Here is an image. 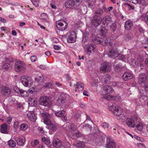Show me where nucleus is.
<instances>
[{
	"mask_svg": "<svg viewBox=\"0 0 148 148\" xmlns=\"http://www.w3.org/2000/svg\"><path fill=\"white\" fill-rule=\"evenodd\" d=\"M27 128V125L26 124L23 123L21 125V129L22 130H25Z\"/></svg>",
	"mask_w": 148,
	"mask_h": 148,
	"instance_id": "48",
	"label": "nucleus"
},
{
	"mask_svg": "<svg viewBox=\"0 0 148 148\" xmlns=\"http://www.w3.org/2000/svg\"><path fill=\"white\" fill-rule=\"evenodd\" d=\"M74 1L73 0H70L67 1L65 3V6L66 7L68 8H71L73 6Z\"/></svg>",
	"mask_w": 148,
	"mask_h": 148,
	"instance_id": "29",
	"label": "nucleus"
},
{
	"mask_svg": "<svg viewBox=\"0 0 148 148\" xmlns=\"http://www.w3.org/2000/svg\"><path fill=\"white\" fill-rule=\"evenodd\" d=\"M76 35L75 32H73L72 34H70L67 38V41L68 43H73L75 42L76 40Z\"/></svg>",
	"mask_w": 148,
	"mask_h": 148,
	"instance_id": "17",
	"label": "nucleus"
},
{
	"mask_svg": "<svg viewBox=\"0 0 148 148\" xmlns=\"http://www.w3.org/2000/svg\"><path fill=\"white\" fill-rule=\"evenodd\" d=\"M138 145L139 148H145V145L143 143H139Z\"/></svg>",
	"mask_w": 148,
	"mask_h": 148,
	"instance_id": "58",
	"label": "nucleus"
},
{
	"mask_svg": "<svg viewBox=\"0 0 148 148\" xmlns=\"http://www.w3.org/2000/svg\"><path fill=\"white\" fill-rule=\"evenodd\" d=\"M118 57V59L119 60H123L125 58L124 55L122 54H119L118 56H117Z\"/></svg>",
	"mask_w": 148,
	"mask_h": 148,
	"instance_id": "54",
	"label": "nucleus"
},
{
	"mask_svg": "<svg viewBox=\"0 0 148 148\" xmlns=\"http://www.w3.org/2000/svg\"><path fill=\"white\" fill-rule=\"evenodd\" d=\"M102 25L101 26L103 28H104L106 26L108 25V24L111 23L112 22V17L110 15H106L103 17L102 19Z\"/></svg>",
	"mask_w": 148,
	"mask_h": 148,
	"instance_id": "11",
	"label": "nucleus"
},
{
	"mask_svg": "<svg viewBox=\"0 0 148 148\" xmlns=\"http://www.w3.org/2000/svg\"><path fill=\"white\" fill-rule=\"evenodd\" d=\"M53 144L54 147H59L62 145V143L60 140L58 139H54Z\"/></svg>",
	"mask_w": 148,
	"mask_h": 148,
	"instance_id": "22",
	"label": "nucleus"
},
{
	"mask_svg": "<svg viewBox=\"0 0 148 148\" xmlns=\"http://www.w3.org/2000/svg\"><path fill=\"white\" fill-rule=\"evenodd\" d=\"M21 81L23 85L26 87L31 86L33 82L31 78L27 76H22L21 78Z\"/></svg>",
	"mask_w": 148,
	"mask_h": 148,
	"instance_id": "2",
	"label": "nucleus"
},
{
	"mask_svg": "<svg viewBox=\"0 0 148 148\" xmlns=\"http://www.w3.org/2000/svg\"><path fill=\"white\" fill-rule=\"evenodd\" d=\"M102 21V20L101 18H99L94 16L92 20V23L94 26L97 27L101 23Z\"/></svg>",
	"mask_w": 148,
	"mask_h": 148,
	"instance_id": "14",
	"label": "nucleus"
},
{
	"mask_svg": "<svg viewBox=\"0 0 148 148\" xmlns=\"http://www.w3.org/2000/svg\"><path fill=\"white\" fill-rule=\"evenodd\" d=\"M25 69V64L21 61H17L14 64V69L15 71L19 72L23 71Z\"/></svg>",
	"mask_w": 148,
	"mask_h": 148,
	"instance_id": "8",
	"label": "nucleus"
},
{
	"mask_svg": "<svg viewBox=\"0 0 148 148\" xmlns=\"http://www.w3.org/2000/svg\"><path fill=\"white\" fill-rule=\"evenodd\" d=\"M77 88L78 91H82L84 89V85L82 83L80 82H77V83L76 86L75 88V91H76L77 90L76 88Z\"/></svg>",
	"mask_w": 148,
	"mask_h": 148,
	"instance_id": "26",
	"label": "nucleus"
},
{
	"mask_svg": "<svg viewBox=\"0 0 148 148\" xmlns=\"http://www.w3.org/2000/svg\"><path fill=\"white\" fill-rule=\"evenodd\" d=\"M65 113V112L64 110L60 111L57 110L55 112V114L57 117H61L64 116Z\"/></svg>",
	"mask_w": 148,
	"mask_h": 148,
	"instance_id": "30",
	"label": "nucleus"
},
{
	"mask_svg": "<svg viewBox=\"0 0 148 148\" xmlns=\"http://www.w3.org/2000/svg\"><path fill=\"white\" fill-rule=\"evenodd\" d=\"M14 140L16 142L17 145L20 146H24L25 142V138L23 137H15Z\"/></svg>",
	"mask_w": 148,
	"mask_h": 148,
	"instance_id": "15",
	"label": "nucleus"
},
{
	"mask_svg": "<svg viewBox=\"0 0 148 148\" xmlns=\"http://www.w3.org/2000/svg\"><path fill=\"white\" fill-rule=\"evenodd\" d=\"M101 38H99L98 36H96L95 37V38H93L92 40L95 43L100 44Z\"/></svg>",
	"mask_w": 148,
	"mask_h": 148,
	"instance_id": "33",
	"label": "nucleus"
},
{
	"mask_svg": "<svg viewBox=\"0 0 148 148\" xmlns=\"http://www.w3.org/2000/svg\"><path fill=\"white\" fill-rule=\"evenodd\" d=\"M103 14V9L101 8H97L95 11V14L94 16L96 17L101 18Z\"/></svg>",
	"mask_w": 148,
	"mask_h": 148,
	"instance_id": "21",
	"label": "nucleus"
},
{
	"mask_svg": "<svg viewBox=\"0 0 148 148\" xmlns=\"http://www.w3.org/2000/svg\"><path fill=\"white\" fill-rule=\"evenodd\" d=\"M2 94L6 97H8L11 92V90L8 87H4L2 90Z\"/></svg>",
	"mask_w": 148,
	"mask_h": 148,
	"instance_id": "19",
	"label": "nucleus"
},
{
	"mask_svg": "<svg viewBox=\"0 0 148 148\" xmlns=\"http://www.w3.org/2000/svg\"><path fill=\"white\" fill-rule=\"evenodd\" d=\"M138 120L136 116L134 115L133 117L130 118H128L126 122L128 126L130 127L134 128L135 126V124Z\"/></svg>",
	"mask_w": 148,
	"mask_h": 148,
	"instance_id": "9",
	"label": "nucleus"
},
{
	"mask_svg": "<svg viewBox=\"0 0 148 148\" xmlns=\"http://www.w3.org/2000/svg\"><path fill=\"white\" fill-rule=\"evenodd\" d=\"M80 126L84 130H89L90 131L92 130V127L88 124L83 123L81 124Z\"/></svg>",
	"mask_w": 148,
	"mask_h": 148,
	"instance_id": "24",
	"label": "nucleus"
},
{
	"mask_svg": "<svg viewBox=\"0 0 148 148\" xmlns=\"http://www.w3.org/2000/svg\"><path fill=\"white\" fill-rule=\"evenodd\" d=\"M41 140L46 145H48L50 143L49 139L45 137H42Z\"/></svg>",
	"mask_w": 148,
	"mask_h": 148,
	"instance_id": "35",
	"label": "nucleus"
},
{
	"mask_svg": "<svg viewBox=\"0 0 148 148\" xmlns=\"http://www.w3.org/2000/svg\"><path fill=\"white\" fill-rule=\"evenodd\" d=\"M111 69V64L108 62H104L101 65L100 70L103 72L110 71Z\"/></svg>",
	"mask_w": 148,
	"mask_h": 148,
	"instance_id": "13",
	"label": "nucleus"
},
{
	"mask_svg": "<svg viewBox=\"0 0 148 148\" xmlns=\"http://www.w3.org/2000/svg\"><path fill=\"white\" fill-rule=\"evenodd\" d=\"M114 66L115 70L117 72L121 71L123 69V67L120 63L114 65Z\"/></svg>",
	"mask_w": 148,
	"mask_h": 148,
	"instance_id": "27",
	"label": "nucleus"
},
{
	"mask_svg": "<svg viewBox=\"0 0 148 148\" xmlns=\"http://www.w3.org/2000/svg\"><path fill=\"white\" fill-rule=\"evenodd\" d=\"M102 126L104 128H107L108 127V125L106 123H103V124Z\"/></svg>",
	"mask_w": 148,
	"mask_h": 148,
	"instance_id": "63",
	"label": "nucleus"
},
{
	"mask_svg": "<svg viewBox=\"0 0 148 148\" xmlns=\"http://www.w3.org/2000/svg\"><path fill=\"white\" fill-rule=\"evenodd\" d=\"M101 42L100 44L103 46L107 45L108 42V40L105 38L103 39L101 38Z\"/></svg>",
	"mask_w": 148,
	"mask_h": 148,
	"instance_id": "36",
	"label": "nucleus"
},
{
	"mask_svg": "<svg viewBox=\"0 0 148 148\" xmlns=\"http://www.w3.org/2000/svg\"><path fill=\"white\" fill-rule=\"evenodd\" d=\"M14 90L17 93H20V91L21 89H19L18 87L16 86H14L13 87Z\"/></svg>",
	"mask_w": 148,
	"mask_h": 148,
	"instance_id": "49",
	"label": "nucleus"
},
{
	"mask_svg": "<svg viewBox=\"0 0 148 148\" xmlns=\"http://www.w3.org/2000/svg\"><path fill=\"white\" fill-rule=\"evenodd\" d=\"M39 103L41 105L49 107L51 104V101L47 96L41 97L40 99Z\"/></svg>",
	"mask_w": 148,
	"mask_h": 148,
	"instance_id": "6",
	"label": "nucleus"
},
{
	"mask_svg": "<svg viewBox=\"0 0 148 148\" xmlns=\"http://www.w3.org/2000/svg\"><path fill=\"white\" fill-rule=\"evenodd\" d=\"M40 116L43 118V121L45 124L47 125H50L52 124L50 119V116L48 113L44 112L40 113Z\"/></svg>",
	"mask_w": 148,
	"mask_h": 148,
	"instance_id": "4",
	"label": "nucleus"
},
{
	"mask_svg": "<svg viewBox=\"0 0 148 148\" xmlns=\"http://www.w3.org/2000/svg\"><path fill=\"white\" fill-rule=\"evenodd\" d=\"M98 139L99 142H102L105 139L104 136L103 135H102L101 134H99L98 135Z\"/></svg>",
	"mask_w": 148,
	"mask_h": 148,
	"instance_id": "42",
	"label": "nucleus"
},
{
	"mask_svg": "<svg viewBox=\"0 0 148 148\" xmlns=\"http://www.w3.org/2000/svg\"><path fill=\"white\" fill-rule=\"evenodd\" d=\"M133 74L131 71H127L124 73L122 76V77L125 81H127L132 79Z\"/></svg>",
	"mask_w": 148,
	"mask_h": 148,
	"instance_id": "16",
	"label": "nucleus"
},
{
	"mask_svg": "<svg viewBox=\"0 0 148 148\" xmlns=\"http://www.w3.org/2000/svg\"><path fill=\"white\" fill-rule=\"evenodd\" d=\"M57 127L56 125H52L51 126V130L52 131H56L57 130Z\"/></svg>",
	"mask_w": 148,
	"mask_h": 148,
	"instance_id": "51",
	"label": "nucleus"
},
{
	"mask_svg": "<svg viewBox=\"0 0 148 148\" xmlns=\"http://www.w3.org/2000/svg\"><path fill=\"white\" fill-rule=\"evenodd\" d=\"M20 93L21 95L23 97H26L28 95V93L27 91L23 90L22 89L20 91Z\"/></svg>",
	"mask_w": 148,
	"mask_h": 148,
	"instance_id": "41",
	"label": "nucleus"
},
{
	"mask_svg": "<svg viewBox=\"0 0 148 148\" xmlns=\"http://www.w3.org/2000/svg\"><path fill=\"white\" fill-rule=\"evenodd\" d=\"M113 100H115L116 101H118L121 99V97L120 96L118 95L116 96H114V97Z\"/></svg>",
	"mask_w": 148,
	"mask_h": 148,
	"instance_id": "55",
	"label": "nucleus"
},
{
	"mask_svg": "<svg viewBox=\"0 0 148 148\" xmlns=\"http://www.w3.org/2000/svg\"><path fill=\"white\" fill-rule=\"evenodd\" d=\"M39 143L38 140L37 139H34L31 142V145L32 147H34L37 145Z\"/></svg>",
	"mask_w": 148,
	"mask_h": 148,
	"instance_id": "43",
	"label": "nucleus"
},
{
	"mask_svg": "<svg viewBox=\"0 0 148 148\" xmlns=\"http://www.w3.org/2000/svg\"><path fill=\"white\" fill-rule=\"evenodd\" d=\"M29 104L30 106H35L36 105L37 100L34 98H30L29 100Z\"/></svg>",
	"mask_w": 148,
	"mask_h": 148,
	"instance_id": "25",
	"label": "nucleus"
},
{
	"mask_svg": "<svg viewBox=\"0 0 148 148\" xmlns=\"http://www.w3.org/2000/svg\"><path fill=\"white\" fill-rule=\"evenodd\" d=\"M105 147L107 148H116V145L114 140L110 136L107 138Z\"/></svg>",
	"mask_w": 148,
	"mask_h": 148,
	"instance_id": "10",
	"label": "nucleus"
},
{
	"mask_svg": "<svg viewBox=\"0 0 148 148\" xmlns=\"http://www.w3.org/2000/svg\"><path fill=\"white\" fill-rule=\"evenodd\" d=\"M44 79V77L41 74H39L35 78V80L37 82H41Z\"/></svg>",
	"mask_w": 148,
	"mask_h": 148,
	"instance_id": "31",
	"label": "nucleus"
},
{
	"mask_svg": "<svg viewBox=\"0 0 148 148\" xmlns=\"http://www.w3.org/2000/svg\"><path fill=\"white\" fill-rule=\"evenodd\" d=\"M118 55L116 52L114 50H111L110 51V53L108 54V55L110 57H113L115 56V55Z\"/></svg>",
	"mask_w": 148,
	"mask_h": 148,
	"instance_id": "40",
	"label": "nucleus"
},
{
	"mask_svg": "<svg viewBox=\"0 0 148 148\" xmlns=\"http://www.w3.org/2000/svg\"><path fill=\"white\" fill-rule=\"evenodd\" d=\"M65 77L66 78L67 80L69 81L70 80L71 78L70 76V75L69 74H66L65 75Z\"/></svg>",
	"mask_w": 148,
	"mask_h": 148,
	"instance_id": "61",
	"label": "nucleus"
},
{
	"mask_svg": "<svg viewBox=\"0 0 148 148\" xmlns=\"http://www.w3.org/2000/svg\"><path fill=\"white\" fill-rule=\"evenodd\" d=\"M11 67V66L9 63H6L4 64L2 66V68L4 69L8 70Z\"/></svg>",
	"mask_w": 148,
	"mask_h": 148,
	"instance_id": "39",
	"label": "nucleus"
},
{
	"mask_svg": "<svg viewBox=\"0 0 148 148\" xmlns=\"http://www.w3.org/2000/svg\"><path fill=\"white\" fill-rule=\"evenodd\" d=\"M35 0H33L32 1V2L33 3V4L36 7H37L38 6L39 4V0H37V1H36V2H35Z\"/></svg>",
	"mask_w": 148,
	"mask_h": 148,
	"instance_id": "50",
	"label": "nucleus"
},
{
	"mask_svg": "<svg viewBox=\"0 0 148 148\" xmlns=\"http://www.w3.org/2000/svg\"><path fill=\"white\" fill-rule=\"evenodd\" d=\"M74 5L76 6L79 5L81 3L82 0H73Z\"/></svg>",
	"mask_w": 148,
	"mask_h": 148,
	"instance_id": "45",
	"label": "nucleus"
},
{
	"mask_svg": "<svg viewBox=\"0 0 148 148\" xmlns=\"http://www.w3.org/2000/svg\"><path fill=\"white\" fill-rule=\"evenodd\" d=\"M105 97L106 99L108 100H113L114 96L110 95H105Z\"/></svg>",
	"mask_w": 148,
	"mask_h": 148,
	"instance_id": "46",
	"label": "nucleus"
},
{
	"mask_svg": "<svg viewBox=\"0 0 148 148\" xmlns=\"http://www.w3.org/2000/svg\"><path fill=\"white\" fill-rule=\"evenodd\" d=\"M136 127L138 130L140 131L142 129V126L141 123H139L136 125Z\"/></svg>",
	"mask_w": 148,
	"mask_h": 148,
	"instance_id": "53",
	"label": "nucleus"
},
{
	"mask_svg": "<svg viewBox=\"0 0 148 148\" xmlns=\"http://www.w3.org/2000/svg\"><path fill=\"white\" fill-rule=\"evenodd\" d=\"M69 97V95L64 92L59 95L58 97L57 102L59 105H61L65 103L66 100Z\"/></svg>",
	"mask_w": 148,
	"mask_h": 148,
	"instance_id": "3",
	"label": "nucleus"
},
{
	"mask_svg": "<svg viewBox=\"0 0 148 148\" xmlns=\"http://www.w3.org/2000/svg\"><path fill=\"white\" fill-rule=\"evenodd\" d=\"M125 5H127L129 7V10H134L135 8L134 6L131 5H130L128 3H125Z\"/></svg>",
	"mask_w": 148,
	"mask_h": 148,
	"instance_id": "52",
	"label": "nucleus"
},
{
	"mask_svg": "<svg viewBox=\"0 0 148 148\" xmlns=\"http://www.w3.org/2000/svg\"><path fill=\"white\" fill-rule=\"evenodd\" d=\"M142 17H145V21L146 23H148V14L146 15H143L141 16Z\"/></svg>",
	"mask_w": 148,
	"mask_h": 148,
	"instance_id": "56",
	"label": "nucleus"
},
{
	"mask_svg": "<svg viewBox=\"0 0 148 148\" xmlns=\"http://www.w3.org/2000/svg\"><path fill=\"white\" fill-rule=\"evenodd\" d=\"M67 26V23L65 21L59 20L56 22V26L60 30H64L66 28Z\"/></svg>",
	"mask_w": 148,
	"mask_h": 148,
	"instance_id": "7",
	"label": "nucleus"
},
{
	"mask_svg": "<svg viewBox=\"0 0 148 148\" xmlns=\"http://www.w3.org/2000/svg\"><path fill=\"white\" fill-rule=\"evenodd\" d=\"M104 89L107 94L112 93L114 91V90L111 87L107 85L104 86Z\"/></svg>",
	"mask_w": 148,
	"mask_h": 148,
	"instance_id": "28",
	"label": "nucleus"
},
{
	"mask_svg": "<svg viewBox=\"0 0 148 148\" xmlns=\"http://www.w3.org/2000/svg\"><path fill=\"white\" fill-rule=\"evenodd\" d=\"M8 130V125L6 123H4L1 126L0 130L1 133L5 134H9Z\"/></svg>",
	"mask_w": 148,
	"mask_h": 148,
	"instance_id": "18",
	"label": "nucleus"
},
{
	"mask_svg": "<svg viewBox=\"0 0 148 148\" xmlns=\"http://www.w3.org/2000/svg\"><path fill=\"white\" fill-rule=\"evenodd\" d=\"M124 40L126 41H128L131 39V35L128 34H126L123 38Z\"/></svg>",
	"mask_w": 148,
	"mask_h": 148,
	"instance_id": "38",
	"label": "nucleus"
},
{
	"mask_svg": "<svg viewBox=\"0 0 148 148\" xmlns=\"http://www.w3.org/2000/svg\"><path fill=\"white\" fill-rule=\"evenodd\" d=\"M133 25V23L132 21L129 20L126 21L124 25L125 29L127 30H129L131 29Z\"/></svg>",
	"mask_w": 148,
	"mask_h": 148,
	"instance_id": "20",
	"label": "nucleus"
},
{
	"mask_svg": "<svg viewBox=\"0 0 148 148\" xmlns=\"http://www.w3.org/2000/svg\"><path fill=\"white\" fill-rule=\"evenodd\" d=\"M51 84L50 83H46L45 85V88H48L51 87Z\"/></svg>",
	"mask_w": 148,
	"mask_h": 148,
	"instance_id": "57",
	"label": "nucleus"
},
{
	"mask_svg": "<svg viewBox=\"0 0 148 148\" xmlns=\"http://www.w3.org/2000/svg\"><path fill=\"white\" fill-rule=\"evenodd\" d=\"M104 83L105 84L107 83L110 79V76L109 75H106L104 76Z\"/></svg>",
	"mask_w": 148,
	"mask_h": 148,
	"instance_id": "44",
	"label": "nucleus"
},
{
	"mask_svg": "<svg viewBox=\"0 0 148 148\" xmlns=\"http://www.w3.org/2000/svg\"><path fill=\"white\" fill-rule=\"evenodd\" d=\"M109 109L113 112L114 115L117 116H120L123 112L120 108L117 106L116 107L114 105L109 106Z\"/></svg>",
	"mask_w": 148,
	"mask_h": 148,
	"instance_id": "5",
	"label": "nucleus"
},
{
	"mask_svg": "<svg viewBox=\"0 0 148 148\" xmlns=\"http://www.w3.org/2000/svg\"><path fill=\"white\" fill-rule=\"evenodd\" d=\"M138 30L140 33H143L144 32V29L142 27L140 26H139L138 27Z\"/></svg>",
	"mask_w": 148,
	"mask_h": 148,
	"instance_id": "64",
	"label": "nucleus"
},
{
	"mask_svg": "<svg viewBox=\"0 0 148 148\" xmlns=\"http://www.w3.org/2000/svg\"><path fill=\"white\" fill-rule=\"evenodd\" d=\"M76 147L79 148H83L85 146V144L83 142L78 141L75 145Z\"/></svg>",
	"mask_w": 148,
	"mask_h": 148,
	"instance_id": "34",
	"label": "nucleus"
},
{
	"mask_svg": "<svg viewBox=\"0 0 148 148\" xmlns=\"http://www.w3.org/2000/svg\"><path fill=\"white\" fill-rule=\"evenodd\" d=\"M138 82L141 87L144 88L146 91H148V78L144 73L140 74Z\"/></svg>",
	"mask_w": 148,
	"mask_h": 148,
	"instance_id": "1",
	"label": "nucleus"
},
{
	"mask_svg": "<svg viewBox=\"0 0 148 148\" xmlns=\"http://www.w3.org/2000/svg\"><path fill=\"white\" fill-rule=\"evenodd\" d=\"M52 40L54 43H57L59 42V40L56 38H53L52 39Z\"/></svg>",
	"mask_w": 148,
	"mask_h": 148,
	"instance_id": "60",
	"label": "nucleus"
},
{
	"mask_svg": "<svg viewBox=\"0 0 148 148\" xmlns=\"http://www.w3.org/2000/svg\"><path fill=\"white\" fill-rule=\"evenodd\" d=\"M8 145L12 147H14L16 146V143L13 140L10 139L8 142Z\"/></svg>",
	"mask_w": 148,
	"mask_h": 148,
	"instance_id": "32",
	"label": "nucleus"
},
{
	"mask_svg": "<svg viewBox=\"0 0 148 148\" xmlns=\"http://www.w3.org/2000/svg\"><path fill=\"white\" fill-rule=\"evenodd\" d=\"M96 47V46L93 44L86 45L85 47V51L87 54L90 55L92 52L94 51V49Z\"/></svg>",
	"mask_w": 148,
	"mask_h": 148,
	"instance_id": "12",
	"label": "nucleus"
},
{
	"mask_svg": "<svg viewBox=\"0 0 148 148\" xmlns=\"http://www.w3.org/2000/svg\"><path fill=\"white\" fill-rule=\"evenodd\" d=\"M27 116L28 119L32 122H35L37 119V117L33 112L27 114Z\"/></svg>",
	"mask_w": 148,
	"mask_h": 148,
	"instance_id": "23",
	"label": "nucleus"
},
{
	"mask_svg": "<svg viewBox=\"0 0 148 148\" xmlns=\"http://www.w3.org/2000/svg\"><path fill=\"white\" fill-rule=\"evenodd\" d=\"M139 0H130V2L132 3L135 4L139 3Z\"/></svg>",
	"mask_w": 148,
	"mask_h": 148,
	"instance_id": "59",
	"label": "nucleus"
},
{
	"mask_svg": "<svg viewBox=\"0 0 148 148\" xmlns=\"http://www.w3.org/2000/svg\"><path fill=\"white\" fill-rule=\"evenodd\" d=\"M40 17L43 21L44 22H47V18L48 16L47 14L45 13H42L40 15Z\"/></svg>",
	"mask_w": 148,
	"mask_h": 148,
	"instance_id": "37",
	"label": "nucleus"
},
{
	"mask_svg": "<svg viewBox=\"0 0 148 148\" xmlns=\"http://www.w3.org/2000/svg\"><path fill=\"white\" fill-rule=\"evenodd\" d=\"M37 57L36 56H31V59L32 62H34L36 61Z\"/></svg>",
	"mask_w": 148,
	"mask_h": 148,
	"instance_id": "62",
	"label": "nucleus"
},
{
	"mask_svg": "<svg viewBox=\"0 0 148 148\" xmlns=\"http://www.w3.org/2000/svg\"><path fill=\"white\" fill-rule=\"evenodd\" d=\"M110 28L111 30L114 31L117 28L116 24L115 23H113L110 26Z\"/></svg>",
	"mask_w": 148,
	"mask_h": 148,
	"instance_id": "47",
	"label": "nucleus"
}]
</instances>
